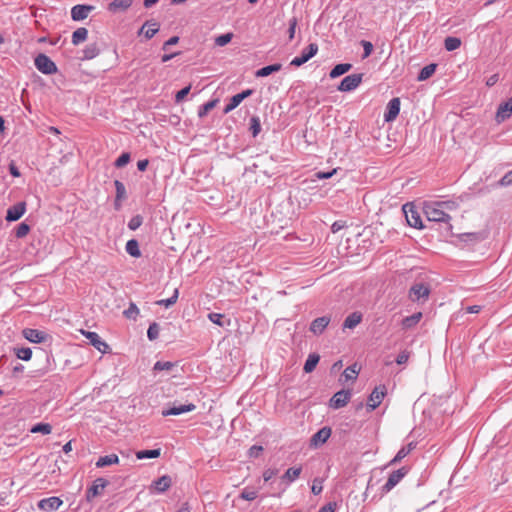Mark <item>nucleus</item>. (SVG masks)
<instances>
[{"label": "nucleus", "mask_w": 512, "mask_h": 512, "mask_svg": "<svg viewBox=\"0 0 512 512\" xmlns=\"http://www.w3.org/2000/svg\"><path fill=\"white\" fill-rule=\"evenodd\" d=\"M440 205V208H443L444 211H453L456 210L459 206L456 200H446V201H437Z\"/></svg>", "instance_id": "nucleus-50"}, {"label": "nucleus", "mask_w": 512, "mask_h": 512, "mask_svg": "<svg viewBox=\"0 0 512 512\" xmlns=\"http://www.w3.org/2000/svg\"><path fill=\"white\" fill-rule=\"evenodd\" d=\"M409 454V449H404V447H402L398 452L397 454L395 455V457L390 461L389 465H393V464H396L398 462H400L402 459H404L407 455Z\"/></svg>", "instance_id": "nucleus-56"}, {"label": "nucleus", "mask_w": 512, "mask_h": 512, "mask_svg": "<svg viewBox=\"0 0 512 512\" xmlns=\"http://www.w3.org/2000/svg\"><path fill=\"white\" fill-rule=\"evenodd\" d=\"M177 299H178V289H175L174 293L171 297H169L167 299L158 300L156 302V304L159 306H164V307L168 308V307L174 305L176 303Z\"/></svg>", "instance_id": "nucleus-48"}, {"label": "nucleus", "mask_w": 512, "mask_h": 512, "mask_svg": "<svg viewBox=\"0 0 512 512\" xmlns=\"http://www.w3.org/2000/svg\"><path fill=\"white\" fill-rule=\"evenodd\" d=\"M351 69H352V64H350V63H340V64L335 65L331 69V71L329 73V76H330V78L335 79V78L340 77L343 74L347 73Z\"/></svg>", "instance_id": "nucleus-25"}, {"label": "nucleus", "mask_w": 512, "mask_h": 512, "mask_svg": "<svg viewBox=\"0 0 512 512\" xmlns=\"http://www.w3.org/2000/svg\"><path fill=\"white\" fill-rule=\"evenodd\" d=\"M359 371L360 369L357 367V364H353L344 370L342 376L345 378L346 381L355 380L357 378V375L359 374Z\"/></svg>", "instance_id": "nucleus-41"}, {"label": "nucleus", "mask_w": 512, "mask_h": 512, "mask_svg": "<svg viewBox=\"0 0 512 512\" xmlns=\"http://www.w3.org/2000/svg\"><path fill=\"white\" fill-rule=\"evenodd\" d=\"M143 223V217L141 215L133 216L128 222V228L132 231L138 229Z\"/></svg>", "instance_id": "nucleus-54"}, {"label": "nucleus", "mask_w": 512, "mask_h": 512, "mask_svg": "<svg viewBox=\"0 0 512 512\" xmlns=\"http://www.w3.org/2000/svg\"><path fill=\"white\" fill-rule=\"evenodd\" d=\"M196 409V405L193 403L181 404V405H173L167 409L162 410V416H177L183 413L191 412Z\"/></svg>", "instance_id": "nucleus-12"}, {"label": "nucleus", "mask_w": 512, "mask_h": 512, "mask_svg": "<svg viewBox=\"0 0 512 512\" xmlns=\"http://www.w3.org/2000/svg\"><path fill=\"white\" fill-rule=\"evenodd\" d=\"M62 504H63V501L59 497L52 496L49 498L41 499L38 502L37 507L40 510H43L46 512H52V511L58 510Z\"/></svg>", "instance_id": "nucleus-14"}, {"label": "nucleus", "mask_w": 512, "mask_h": 512, "mask_svg": "<svg viewBox=\"0 0 512 512\" xmlns=\"http://www.w3.org/2000/svg\"><path fill=\"white\" fill-rule=\"evenodd\" d=\"M233 34L232 33H225L217 36L215 38V44L217 46L223 47L227 45L232 40Z\"/></svg>", "instance_id": "nucleus-52"}, {"label": "nucleus", "mask_w": 512, "mask_h": 512, "mask_svg": "<svg viewBox=\"0 0 512 512\" xmlns=\"http://www.w3.org/2000/svg\"><path fill=\"white\" fill-rule=\"evenodd\" d=\"M302 467H291L287 469V471L282 475L281 480L285 482L287 485L294 482L301 474Z\"/></svg>", "instance_id": "nucleus-24"}, {"label": "nucleus", "mask_w": 512, "mask_h": 512, "mask_svg": "<svg viewBox=\"0 0 512 512\" xmlns=\"http://www.w3.org/2000/svg\"><path fill=\"white\" fill-rule=\"evenodd\" d=\"M217 102H218V100L214 99V100L208 101L205 104L201 105L198 109V116L200 118L205 117L208 114V112L216 106Z\"/></svg>", "instance_id": "nucleus-42"}, {"label": "nucleus", "mask_w": 512, "mask_h": 512, "mask_svg": "<svg viewBox=\"0 0 512 512\" xmlns=\"http://www.w3.org/2000/svg\"><path fill=\"white\" fill-rule=\"evenodd\" d=\"M512 116V98L506 102L501 103L496 111L495 121L500 124L508 120Z\"/></svg>", "instance_id": "nucleus-13"}, {"label": "nucleus", "mask_w": 512, "mask_h": 512, "mask_svg": "<svg viewBox=\"0 0 512 512\" xmlns=\"http://www.w3.org/2000/svg\"><path fill=\"white\" fill-rule=\"evenodd\" d=\"M176 366V363L170 361H157L154 364V371H171Z\"/></svg>", "instance_id": "nucleus-45"}, {"label": "nucleus", "mask_w": 512, "mask_h": 512, "mask_svg": "<svg viewBox=\"0 0 512 512\" xmlns=\"http://www.w3.org/2000/svg\"><path fill=\"white\" fill-rule=\"evenodd\" d=\"M487 237L484 232H472V233H463L460 235V239L464 242H472L478 243L483 241Z\"/></svg>", "instance_id": "nucleus-26"}, {"label": "nucleus", "mask_w": 512, "mask_h": 512, "mask_svg": "<svg viewBox=\"0 0 512 512\" xmlns=\"http://www.w3.org/2000/svg\"><path fill=\"white\" fill-rule=\"evenodd\" d=\"M409 359V353L407 351L400 352L396 357V363L398 365L405 364Z\"/></svg>", "instance_id": "nucleus-61"}, {"label": "nucleus", "mask_w": 512, "mask_h": 512, "mask_svg": "<svg viewBox=\"0 0 512 512\" xmlns=\"http://www.w3.org/2000/svg\"><path fill=\"white\" fill-rule=\"evenodd\" d=\"M123 314L127 319L136 320L139 315V308L135 303L131 302Z\"/></svg>", "instance_id": "nucleus-44"}, {"label": "nucleus", "mask_w": 512, "mask_h": 512, "mask_svg": "<svg viewBox=\"0 0 512 512\" xmlns=\"http://www.w3.org/2000/svg\"><path fill=\"white\" fill-rule=\"evenodd\" d=\"M436 68H437V64H435V63H431L429 65L424 66L420 70V72L417 76V80L425 81V80L429 79L435 73Z\"/></svg>", "instance_id": "nucleus-29"}, {"label": "nucleus", "mask_w": 512, "mask_h": 512, "mask_svg": "<svg viewBox=\"0 0 512 512\" xmlns=\"http://www.w3.org/2000/svg\"><path fill=\"white\" fill-rule=\"evenodd\" d=\"M88 30L84 27L77 28L72 34L73 45H79L87 39Z\"/></svg>", "instance_id": "nucleus-35"}, {"label": "nucleus", "mask_w": 512, "mask_h": 512, "mask_svg": "<svg viewBox=\"0 0 512 512\" xmlns=\"http://www.w3.org/2000/svg\"><path fill=\"white\" fill-rule=\"evenodd\" d=\"M171 485V478L164 475L153 482L155 490L159 493L165 492Z\"/></svg>", "instance_id": "nucleus-28"}, {"label": "nucleus", "mask_w": 512, "mask_h": 512, "mask_svg": "<svg viewBox=\"0 0 512 512\" xmlns=\"http://www.w3.org/2000/svg\"><path fill=\"white\" fill-rule=\"evenodd\" d=\"M160 326L157 322H153L149 325L147 330V337L150 341H154L159 337Z\"/></svg>", "instance_id": "nucleus-46"}, {"label": "nucleus", "mask_w": 512, "mask_h": 512, "mask_svg": "<svg viewBox=\"0 0 512 512\" xmlns=\"http://www.w3.org/2000/svg\"><path fill=\"white\" fill-rule=\"evenodd\" d=\"M249 130L251 131L253 137L258 136V134L261 132V123L258 116H252L250 118Z\"/></svg>", "instance_id": "nucleus-43"}, {"label": "nucleus", "mask_w": 512, "mask_h": 512, "mask_svg": "<svg viewBox=\"0 0 512 512\" xmlns=\"http://www.w3.org/2000/svg\"><path fill=\"white\" fill-rule=\"evenodd\" d=\"M363 315L361 312L355 311L349 314L343 322V330L354 329L362 321Z\"/></svg>", "instance_id": "nucleus-22"}, {"label": "nucleus", "mask_w": 512, "mask_h": 512, "mask_svg": "<svg viewBox=\"0 0 512 512\" xmlns=\"http://www.w3.org/2000/svg\"><path fill=\"white\" fill-rule=\"evenodd\" d=\"M130 159V153L124 152L116 159L114 165L117 168H122L130 162Z\"/></svg>", "instance_id": "nucleus-53"}, {"label": "nucleus", "mask_w": 512, "mask_h": 512, "mask_svg": "<svg viewBox=\"0 0 512 512\" xmlns=\"http://www.w3.org/2000/svg\"><path fill=\"white\" fill-rule=\"evenodd\" d=\"M385 395L386 387L384 385L375 387L368 398L367 407L369 411L375 410L381 404Z\"/></svg>", "instance_id": "nucleus-7"}, {"label": "nucleus", "mask_w": 512, "mask_h": 512, "mask_svg": "<svg viewBox=\"0 0 512 512\" xmlns=\"http://www.w3.org/2000/svg\"><path fill=\"white\" fill-rule=\"evenodd\" d=\"M100 52L97 43L88 44L83 50L82 60H91L95 58Z\"/></svg>", "instance_id": "nucleus-31"}, {"label": "nucleus", "mask_w": 512, "mask_h": 512, "mask_svg": "<svg viewBox=\"0 0 512 512\" xmlns=\"http://www.w3.org/2000/svg\"><path fill=\"white\" fill-rule=\"evenodd\" d=\"M15 354L18 359L28 361L32 357V350L28 347L15 348Z\"/></svg>", "instance_id": "nucleus-47"}, {"label": "nucleus", "mask_w": 512, "mask_h": 512, "mask_svg": "<svg viewBox=\"0 0 512 512\" xmlns=\"http://www.w3.org/2000/svg\"><path fill=\"white\" fill-rule=\"evenodd\" d=\"M190 90H191V85H188V86L182 88L181 90H179L175 95L176 103H180L181 101H183L184 98L189 94Z\"/></svg>", "instance_id": "nucleus-57"}, {"label": "nucleus", "mask_w": 512, "mask_h": 512, "mask_svg": "<svg viewBox=\"0 0 512 512\" xmlns=\"http://www.w3.org/2000/svg\"><path fill=\"white\" fill-rule=\"evenodd\" d=\"M430 294V288L424 283H416L409 290V298L415 302L420 299H427Z\"/></svg>", "instance_id": "nucleus-9"}, {"label": "nucleus", "mask_w": 512, "mask_h": 512, "mask_svg": "<svg viewBox=\"0 0 512 512\" xmlns=\"http://www.w3.org/2000/svg\"><path fill=\"white\" fill-rule=\"evenodd\" d=\"M461 46V40L458 37H446L444 40V47L447 51H454Z\"/></svg>", "instance_id": "nucleus-37"}, {"label": "nucleus", "mask_w": 512, "mask_h": 512, "mask_svg": "<svg viewBox=\"0 0 512 512\" xmlns=\"http://www.w3.org/2000/svg\"><path fill=\"white\" fill-rule=\"evenodd\" d=\"M262 451H263L262 446L253 445L252 447H250L248 454L250 457L257 458L261 454Z\"/></svg>", "instance_id": "nucleus-62"}, {"label": "nucleus", "mask_w": 512, "mask_h": 512, "mask_svg": "<svg viewBox=\"0 0 512 512\" xmlns=\"http://www.w3.org/2000/svg\"><path fill=\"white\" fill-rule=\"evenodd\" d=\"M282 68V65L280 63H275L272 65L264 66L260 69H258L255 73L256 77H267L271 75L272 73L280 71Z\"/></svg>", "instance_id": "nucleus-27"}, {"label": "nucleus", "mask_w": 512, "mask_h": 512, "mask_svg": "<svg viewBox=\"0 0 512 512\" xmlns=\"http://www.w3.org/2000/svg\"><path fill=\"white\" fill-rule=\"evenodd\" d=\"M118 462L119 457L116 454H110L100 457L96 462V467L102 468L113 464H117Z\"/></svg>", "instance_id": "nucleus-32"}, {"label": "nucleus", "mask_w": 512, "mask_h": 512, "mask_svg": "<svg viewBox=\"0 0 512 512\" xmlns=\"http://www.w3.org/2000/svg\"><path fill=\"white\" fill-rule=\"evenodd\" d=\"M362 46H363V49H364V53H363V58H367L371 55L372 51H373V45L371 42L369 41H365L363 40L361 42Z\"/></svg>", "instance_id": "nucleus-60"}, {"label": "nucleus", "mask_w": 512, "mask_h": 512, "mask_svg": "<svg viewBox=\"0 0 512 512\" xmlns=\"http://www.w3.org/2000/svg\"><path fill=\"white\" fill-rule=\"evenodd\" d=\"M351 393L348 390H341L336 392L330 399V407L339 409L344 407L350 400Z\"/></svg>", "instance_id": "nucleus-15"}, {"label": "nucleus", "mask_w": 512, "mask_h": 512, "mask_svg": "<svg viewBox=\"0 0 512 512\" xmlns=\"http://www.w3.org/2000/svg\"><path fill=\"white\" fill-rule=\"evenodd\" d=\"M30 231V226L25 222L20 223L15 229V236L17 238L25 237Z\"/></svg>", "instance_id": "nucleus-51"}, {"label": "nucleus", "mask_w": 512, "mask_h": 512, "mask_svg": "<svg viewBox=\"0 0 512 512\" xmlns=\"http://www.w3.org/2000/svg\"><path fill=\"white\" fill-rule=\"evenodd\" d=\"M320 360V356L316 353H312L308 355V358L305 361L303 370L306 373H311L315 367L317 366L318 362Z\"/></svg>", "instance_id": "nucleus-34"}, {"label": "nucleus", "mask_w": 512, "mask_h": 512, "mask_svg": "<svg viewBox=\"0 0 512 512\" xmlns=\"http://www.w3.org/2000/svg\"><path fill=\"white\" fill-rule=\"evenodd\" d=\"M208 318L212 323H214L220 327H224L225 325L230 324V320L227 319L225 317V315L221 314V313H215V312L209 313Z\"/></svg>", "instance_id": "nucleus-36"}, {"label": "nucleus", "mask_w": 512, "mask_h": 512, "mask_svg": "<svg viewBox=\"0 0 512 512\" xmlns=\"http://www.w3.org/2000/svg\"><path fill=\"white\" fill-rule=\"evenodd\" d=\"M256 497H257V491L250 489V488H244L240 493V498L247 500V501H252V500L256 499Z\"/></svg>", "instance_id": "nucleus-55"}, {"label": "nucleus", "mask_w": 512, "mask_h": 512, "mask_svg": "<svg viewBox=\"0 0 512 512\" xmlns=\"http://www.w3.org/2000/svg\"><path fill=\"white\" fill-rule=\"evenodd\" d=\"M421 318H422L421 312H417L410 316H407V317L403 318V320H402V327L404 329H411L412 327H414L415 325H417L419 323Z\"/></svg>", "instance_id": "nucleus-30"}, {"label": "nucleus", "mask_w": 512, "mask_h": 512, "mask_svg": "<svg viewBox=\"0 0 512 512\" xmlns=\"http://www.w3.org/2000/svg\"><path fill=\"white\" fill-rule=\"evenodd\" d=\"M502 186H508L512 184V170L506 173L500 180Z\"/></svg>", "instance_id": "nucleus-64"}, {"label": "nucleus", "mask_w": 512, "mask_h": 512, "mask_svg": "<svg viewBox=\"0 0 512 512\" xmlns=\"http://www.w3.org/2000/svg\"><path fill=\"white\" fill-rule=\"evenodd\" d=\"M94 10V6L87 4H78L71 9V18L74 21H82L86 19L90 12Z\"/></svg>", "instance_id": "nucleus-16"}, {"label": "nucleus", "mask_w": 512, "mask_h": 512, "mask_svg": "<svg viewBox=\"0 0 512 512\" xmlns=\"http://www.w3.org/2000/svg\"><path fill=\"white\" fill-rule=\"evenodd\" d=\"M148 27V29L145 31V37L147 39H151L159 30V25L156 23V22H146L140 32H142L144 30L145 27Z\"/></svg>", "instance_id": "nucleus-40"}, {"label": "nucleus", "mask_w": 512, "mask_h": 512, "mask_svg": "<svg viewBox=\"0 0 512 512\" xmlns=\"http://www.w3.org/2000/svg\"><path fill=\"white\" fill-rule=\"evenodd\" d=\"M407 473L408 468L406 467H401L393 471L389 475L386 483L382 486V492L388 493L389 491H391L406 476Z\"/></svg>", "instance_id": "nucleus-4"}, {"label": "nucleus", "mask_w": 512, "mask_h": 512, "mask_svg": "<svg viewBox=\"0 0 512 512\" xmlns=\"http://www.w3.org/2000/svg\"><path fill=\"white\" fill-rule=\"evenodd\" d=\"M337 508L336 502H329L319 509L318 512H335Z\"/></svg>", "instance_id": "nucleus-63"}, {"label": "nucleus", "mask_w": 512, "mask_h": 512, "mask_svg": "<svg viewBox=\"0 0 512 512\" xmlns=\"http://www.w3.org/2000/svg\"><path fill=\"white\" fill-rule=\"evenodd\" d=\"M331 432L330 427H322L311 437L310 444L315 447L324 444L331 436Z\"/></svg>", "instance_id": "nucleus-20"}, {"label": "nucleus", "mask_w": 512, "mask_h": 512, "mask_svg": "<svg viewBox=\"0 0 512 512\" xmlns=\"http://www.w3.org/2000/svg\"><path fill=\"white\" fill-rule=\"evenodd\" d=\"M35 67L43 74L51 75L57 72L56 64L45 54L40 53L35 57Z\"/></svg>", "instance_id": "nucleus-3"}, {"label": "nucleus", "mask_w": 512, "mask_h": 512, "mask_svg": "<svg viewBox=\"0 0 512 512\" xmlns=\"http://www.w3.org/2000/svg\"><path fill=\"white\" fill-rule=\"evenodd\" d=\"M318 52V45L316 43H310L301 53L300 56H297L292 59L290 65L299 67L306 62H308L312 57H314Z\"/></svg>", "instance_id": "nucleus-5"}, {"label": "nucleus", "mask_w": 512, "mask_h": 512, "mask_svg": "<svg viewBox=\"0 0 512 512\" xmlns=\"http://www.w3.org/2000/svg\"><path fill=\"white\" fill-rule=\"evenodd\" d=\"M132 0H113L108 5V10L112 13L127 10L132 5Z\"/></svg>", "instance_id": "nucleus-23"}, {"label": "nucleus", "mask_w": 512, "mask_h": 512, "mask_svg": "<svg viewBox=\"0 0 512 512\" xmlns=\"http://www.w3.org/2000/svg\"><path fill=\"white\" fill-rule=\"evenodd\" d=\"M330 321L331 318L329 316L318 317L311 322L309 330L314 335H321L329 325Z\"/></svg>", "instance_id": "nucleus-19"}, {"label": "nucleus", "mask_w": 512, "mask_h": 512, "mask_svg": "<svg viewBox=\"0 0 512 512\" xmlns=\"http://www.w3.org/2000/svg\"><path fill=\"white\" fill-rule=\"evenodd\" d=\"M52 426L48 423H37L30 429L31 433H41L43 435L50 434Z\"/></svg>", "instance_id": "nucleus-39"}, {"label": "nucleus", "mask_w": 512, "mask_h": 512, "mask_svg": "<svg viewBox=\"0 0 512 512\" xmlns=\"http://www.w3.org/2000/svg\"><path fill=\"white\" fill-rule=\"evenodd\" d=\"M22 334L25 339L32 343H43L48 338L45 332L32 328H25Z\"/></svg>", "instance_id": "nucleus-18"}, {"label": "nucleus", "mask_w": 512, "mask_h": 512, "mask_svg": "<svg viewBox=\"0 0 512 512\" xmlns=\"http://www.w3.org/2000/svg\"><path fill=\"white\" fill-rule=\"evenodd\" d=\"M81 332L89 340L90 344L93 345L98 351L101 353L109 352V345L98 335V333L84 330Z\"/></svg>", "instance_id": "nucleus-8"}, {"label": "nucleus", "mask_w": 512, "mask_h": 512, "mask_svg": "<svg viewBox=\"0 0 512 512\" xmlns=\"http://www.w3.org/2000/svg\"><path fill=\"white\" fill-rule=\"evenodd\" d=\"M363 74H350L342 79L338 86L341 92H350L355 90L362 82Z\"/></svg>", "instance_id": "nucleus-6"}, {"label": "nucleus", "mask_w": 512, "mask_h": 512, "mask_svg": "<svg viewBox=\"0 0 512 512\" xmlns=\"http://www.w3.org/2000/svg\"><path fill=\"white\" fill-rule=\"evenodd\" d=\"M253 93H254V90L246 89V90L232 96L229 100V103L224 107L223 112L225 114L230 113L235 108H237L244 99L250 97Z\"/></svg>", "instance_id": "nucleus-10"}, {"label": "nucleus", "mask_w": 512, "mask_h": 512, "mask_svg": "<svg viewBox=\"0 0 512 512\" xmlns=\"http://www.w3.org/2000/svg\"><path fill=\"white\" fill-rule=\"evenodd\" d=\"M406 221L409 226L417 229L424 228L420 212L413 203H406L402 207Z\"/></svg>", "instance_id": "nucleus-2"}, {"label": "nucleus", "mask_w": 512, "mask_h": 512, "mask_svg": "<svg viewBox=\"0 0 512 512\" xmlns=\"http://www.w3.org/2000/svg\"><path fill=\"white\" fill-rule=\"evenodd\" d=\"M114 186H115V190H116V200L125 198L126 197L125 185L121 181L115 180Z\"/></svg>", "instance_id": "nucleus-49"}, {"label": "nucleus", "mask_w": 512, "mask_h": 512, "mask_svg": "<svg viewBox=\"0 0 512 512\" xmlns=\"http://www.w3.org/2000/svg\"><path fill=\"white\" fill-rule=\"evenodd\" d=\"M161 454V450L151 449V450H141L136 452L137 459H147V458H157Z\"/></svg>", "instance_id": "nucleus-38"}, {"label": "nucleus", "mask_w": 512, "mask_h": 512, "mask_svg": "<svg viewBox=\"0 0 512 512\" xmlns=\"http://www.w3.org/2000/svg\"><path fill=\"white\" fill-rule=\"evenodd\" d=\"M125 249L126 252L134 258H139L141 256L139 243L136 239H130L129 241H127Z\"/></svg>", "instance_id": "nucleus-33"}, {"label": "nucleus", "mask_w": 512, "mask_h": 512, "mask_svg": "<svg viewBox=\"0 0 512 512\" xmlns=\"http://www.w3.org/2000/svg\"><path fill=\"white\" fill-rule=\"evenodd\" d=\"M323 490V486H322V480L319 479V478H315L313 480V484H312V487H311V492L314 494V495H319Z\"/></svg>", "instance_id": "nucleus-58"}, {"label": "nucleus", "mask_w": 512, "mask_h": 512, "mask_svg": "<svg viewBox=\"0 0 512 512\" xmlns=\"http://www.w3.org/2000/svg\"><path fill=\"white\" fill-rule=\"evenodd\" d=\"M437 201L426 203L424 206V213L428 221L431 222H443L447 225V231L452 230V225L450 224L451 217L450 215L443 210V208L439 207Z\"/></svg>", "instance_id": "nucleus-1"}, {"label": "nucleus", "mask_w": 512, "mask_h": 512, "mask_svg": "<svg viewBox=\"0 0 512 512\" xmlns=\"http://www.w3.org/2000/svg\"><path fill=\"white\" fill-rule=\"evenodd\" d=\"M399 112H400V99L397 97L392 98L386 106V111L384 113V120L386 122L394 121L397 118V116L399 115Z\"/></svg>", "instance_id": "nucleus-17"}, {"label": "nucleus", "mask_w": 512, "mask_h": 512, "mask_svg": "<svg viewBox=\"0 0 512 512\" xmlns=\"http://www.w3.org/2000/svg\"><path fill=\"white\" fill-rule=\"evenodd\" d=\"M337 171H338L337 168H334V169H332L331 171H328V172L318 171V172L315 173V177L317 179H329L333 175H335L337 173Z\"/></svg>", "instance_id": "nucleus-59"}, {"label": "nucleus", "mask_w": 512, "mask_h": 512, "mask_svg": "<svg viewBox=\"0 0 512 512\" xmlns=\"http://www.w3.org/2000/svg\"><path fill=\"white\" fill-rule=\"evenodd\" d=\"M26 212V202L21 201L9 207L6 211L5 220L14 222L19 220Z\"/></svg>", "instance_id": "nucleus-11"}, {"label": "nucleus", "mask_w": 512, "mask_h": 512, "mask_svg": "<svg viewBox=\"0 0 512 512\" xmlns=\"http://www.w3.org/2000/svg\"><path fill=\"white\" fill-rule=\"evenodd\" d=\"M108 485V481L104 478H97L93 485L87 490L86 498L91 500L92 498L100 495L101 491Z\"/></svg>", "instance_id": "nucleus-21"}]
</instances>
